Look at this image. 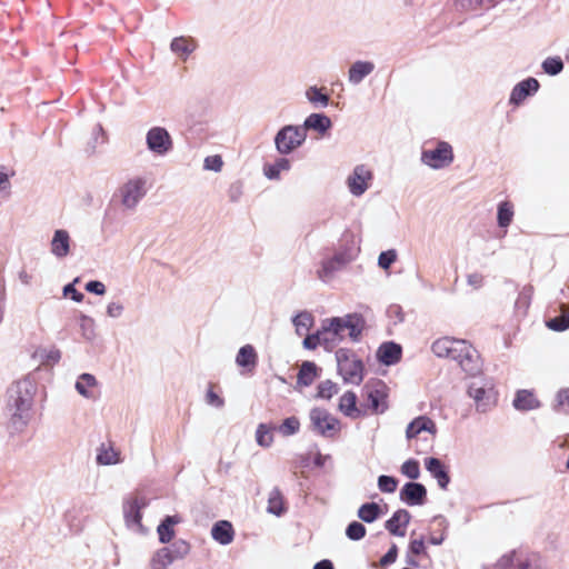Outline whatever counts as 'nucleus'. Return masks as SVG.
I'll list each match as a JSON object with an SVG mask.
<instances>
[{"mask_svg": "<svg viewBox=\"0 0 569 569\" xmlns=\"http://www.w3.org/2000/svg\"><path fill=\"white\" fill-rule=\"evenodd\" d=\"M431 349L439 358L457 361L461 369L469 375H476L480 371V356L466 340L442 337L432 343Z\"/></svg>", "mask_w": 569, "mask_h": 569, "instance_id": "f257e3e1", "label": "nucleus"}, {"mask_svg": "<svg viewBox=\"0 0 569 569\" xmlns=\"http://www.w3.org/2000/svg\"><path fill=\"white\" fill-rule=\"evenodd\" d=\"M310 428L313 432L329 439L338 438L341 432V421L329 410L320 407L309 412Z\"/></svg>", "mask_w": 569, "mask_h": 569, "instance_id": "f03ea898", "label": "nucleus"}, {"mask_svg": "<svg viewBox=\"0 0 569 569\" xmlns=\"http://www.w3.org/2000/svg\"><path fill=\"white\" fill-rule=\"evenodd\" d=\"M437 433V426L432 419L427 416H419L413 419L406 429V437L409 446L415 449L417 453H421L419 449V440L432 441Z\"/></svg>", "mask_w": 569, "mask_h": 569, "instance_id": "7ed1b4c3", "label": "nucleus"}, {"mask_svg": "<svg viewBox=\"0 0 569 569\" xmlns=\"http://www.w3.org/2000/svg\"><path fill=\"white\" fill-rule=\"evenodd\" d=\"M338 371L347 383L359 385L363 380V363L353 352L340 349L336 353Z\"/></svg>", "mask_w": 569, "mask_h": 569, "instance_id": "20e7f679", "label": "nucleus"}, {"mask_svg": "<svg viewBox=\"0 0 569 569\" xmlns=\"http://www.w3.org/2000/svg\"><path fill=\"white\" fill-rule=\"evenodd\" d=\"M365 401L361 403L365 416L383 413L388 408L386 386L381 381L367 383L363 388Z\"/></svg>", "mask_w": 569, "mask_h": 569, "instance_id": "39448f33", "label": "nucleus"}, {"mask_svg": "<svg viewBox=\"0 0 569 569\" xmlns=\"http://www.w3.org/2000/svg\"><path fill=\"white\" fill-rule=\"evenodd\" d=\"M421 161L432 169L448 167L453 161L452 147L446 141H437L433 148H425Z\"/></svg>", "mask_w": 569, "mask_h": 569, "instance_id": "423d86ee", "label": "nucleus"}, {"mask_svg": "<svg viewBox=\"0 0 569 569\" xmlns=\"http://www.w3.org/2000/svg\"><path fill=\"white\" fill-rule=\"evenodd\" d=\"M306 139V130L299 127L287 126L276 136L277 150L287 154L298 148Z\"/></svg>", "mask_w": 569, "mask_h": 569, "instance_id": "0eeeda50", "label": "nucleus"}, {"mask_svg": "<svg viewBox=\"0 0 569 569\" xmlns=\"http://www.w3.org/2000/svg\"><path fill=\"white\" fill-rule=\"evenodd\" d=\"M468 395L472 398L476 409L480 412H487L497 405V392L491 387L486 388L485 386L472 383L468 388Z\"/></svg>", "mask_w": 569, "mask_h": 569, "instance_id": "6e6552de", "label": "nucleus"}, {"mask_svg": "<svg viewBox=\"0 0 569 569\" xmlns=\"http://www.w3.org/2000/svg\"><path fill=\"white\" fill-rule=\"evenodd\" d=\"M149 149L158 154H164L172 148V140L169 132L161 127L151 128L147 133Z\"/></svg>", "mask_w": 569, "mask_h": 569, "instance_id": "1a4fd4ad", "label": "nucleus"}, {"mask_svg": "<svg viewBox=\"0 0 569 569\" xmlns=\"http://www.w3.org/2000/svg\"><path fill=\"white\" fill-rule=\"evenodd\" d=\"M144 184L146 181L141 178H136L124 183L120 189L122 204L129 209L134 208L146 193Z\"/></svg>", "mask_w": 569, "mask_h": 569, "instance_id": "9d476101", "label": "nucleus"}, {"mask_svg": "<svg viewBox=\"0 0 569 569\" xmlns=\"http://www.w3.org/2000/svg\"><path fill=\"white\" fill-rule=\"evenodd\" d=\"M371 171L365 166H358L348 178V187L355 196H361L368 189V181L371 180Z\"/></svg>", "mask_w": 569, "mask_h": 569, "instance_id": "9b49d317", "label": "nucleus"}, {"mask_svg": "<svg viewBox=\"0 0 569 569\" xmlns=\"http://www.w3.org/2000/svg\"><path fill=\"white\" fill-rule=\"evenodd\" d=\"M400 499L410 506L422 505L427 499V490L421 483L408 482L400 490Z\"/></svg>", "mask_w": 569, "mask_h": 569, "instance_id": "f8f14e48", "label": "nucleus"}, {"mask_svg": "<svg viewBox=\"0 0 569 569\" xmlns=\"http://www.w3.org/2000/svg\"><path fill=\"white\" fill-rule=\"evenodd\" d=\"M339 410L351 419L365 417L362 406H358V397L353 391H346L339 399Z\"/></svg>", "mask_w": 569, "mask_h": 569, "instance_id": "ddd939ff", "label": "nucleus"}, {"mask_svg": "<svg viewBox=\"0 0 569 569\" xmlns=\"http://www.w3.org/2000/svg\"><path fill=\"white\" fill-rule=\"evenodd\" d=\"M411 515L406 509L397 510L392 517L386 521V529L393 536L405 537L406 528L409 525Z\"/></svg>", "mask_w": 569, "mask_h": 569, "instance_id": "4468645a", "label": "nucleus"}, {"mask_svg": "<svg viewBox=\"0 0 569 569\" xmlns=\"http://www.w3.org/2000/svg\"><path fill=\"white\" fill-rule=\"evenodd\" d=\"M425 467L430 472V475L437 479V482L441 489H447L450 482V476L448 472V468L443 465V462L438 458H428L425 460Z\"/></svg>", "mask_w": 569, "mask_h": 569, "instance_id": "2eb2a0df", "label": "nucleus"}, {"mask_svg": "<svg viewBox=\"0 0 569 569\" xmlns=\"http://www.w3.org/2000/svg\"><path fill=\"white\" fill-rule=\"evenodd\" d=\"M539 89V82L535 78H528L519 82L511 92L510 102L515 104L521 103L528 96L535 93Z\"/></svg>", "mask_w": 569, "mask_h": 569, "instance_id": "dca6fc26", "label": "nucleus"}, {"mask_svg": "<svg viewBox=\"0 0 569 569\" xmlns=\"http://www.w3.org/2000/svg\"><path fill=\"white\" fill-rule=\"evenodd\" d=\"M512 403L519 411L535 410L541 406L535 392L527 389L518 390Z\"/></svg>", "mask_w": 569, "mask_h": 569, "instance_id": "f3484780", "label": "nucleus"}, {"mask_svg": "<svg viewBox=\"0 0 569 569\" xmlns=\"http://www.w3.org/2000/svg\"><path fill=\"white\" fill-rule=\"evenodd\" d=\"M211 536L217 542L221 545L231 543L234 538V530L231 522L227 520H220L216 522L211 529Z\"/></svg>", "mask_w": 569, "mask_h": 569, "instance_id": "a211bd4d", "label": "nucleus"}, {"mask_svg": "<svg viewBox=\"0 0 569 569\" xmlns=\"http://www.w3.org/2000/svg\"><path fill=\"white\" fill-rule=\"evenodd\" d=\"M51 252L58 258H63L69 254L70 237L66 230L59 229L54 232L51 241Z\"/></svg>", "mask_w": 569, "mask_h": 569, "instance_id": "6ab92c4d", "label": "nucleus"}, {"mask_svg": "<svg viewBox=\"0 0 569 569\" xmlns=\"http://www.w3.org/2000/svg\"><path fill=\"white\" fill-rule=\"evenodd\" d=\"M319 368L312 361H303L300 366L297 385L299 387H309L319 377Z\"/></svg>", "mask_w": 569, "mask_h": 569, "instance_id": "aec40b11", "label": "nucleus"}, {"mask_svg": "<svg viewBox=\"0 0 569 569\" xmlns=\"http://www.w3.org/2000/svg\"><path fill=\"white\" fill-rule=\"evenodd\" d=\"M377 355L382 363L393 365L401 358V347L395 342H386L379 347Z\"/></svg>", "mask_w": 569, "mask_h": 569, "instance_id": "412c9836", "label": "nucleus"}, {"mask_svg": "<svg viewBox=\"0 0 569 569\" xmlns=\"http://www.w3.org/2000/svg\"><path fill=\"white\" fill-rule=\"evenodd\" d=\"M236 362L238 366L246 368L251 372L258 362V355L251 345H246L238 351Z\"/></svg>", "mask_w": 569, "mask_h": 569, "instance_id": "4be33fe9", "label": "nucleus"}, {"mask_svg": "<svg viewBox=\"0 0 569 569\" xmlns=\"http://www.w3.org/2000/svg\"><path fill=\"white\" fill-rule=\"evenodd\" d=\"M426 556L428 557V552L426 549L423 538L411 539L409 542L408 551H407V563L412 567H418L419 561L418 557Z\"/></svg>", "mask_w": 569, "mask_h": 569, "instance_id": "5701e85b", "label": "nucleus"}, {"mask_svg": "<svg viewBox=\"0 0 569 569\" xmlns=\"http://www.w3.org/2000/svg\"><path fill=\"white\" fill-rule=\"evenodd\" d=\"M560 316L550 318L546 321V326L553 331H565L569 328V306L561 303L559 306Z\"/></svg>", "mask_w": 569, "mask_h": 569, "instance_id": "b1692460", "label": "nucleus"}, {"mask_svg": "<svg viewBox=\"0 0 569 569\" xmlns=\"http://www.w3.org/2000/svg\"><path fill=\"white\" fill-rule=\"evenodd\" d=\"M373 63L369 61H357L349 69V80L359 83L365 77L373 71Z\"/></svg>", "mask_w": 569, "mask_h": 569, "instance_id": "393cba45", "label": "nucleus"}, {"mask_svg": "<svg viewBox=\"0 0 569 569\" xmlns=\"http://www.w3.org/2000/svg\"><path fill=\"white\" fill-rule=\"evenodd\" d=\"M267 510L276 516H281L286 511L284 497L278 488L270 491Z\"/></svg>", "mask_w": 569, "mask_h": 569, "instance_id": "a878e982", "label": "nucleus"}, {"mask_svg": "<svg viewBox=\"0 0 569 569\" xmlns=\"http://www.w3.org/2000/svg\"><path fill=\"white\" fill-rule=\"evenodd\" d=\"M197 44L192 38L179 37L171 42V49L174 53L186 58L194 51Z\"/></svg>", "mask_w": 569, "mask_h": 569, "instance_id": "bb28decb", "label": "nucleus"}, {"mask_svg": "<svg viewBox=\"0 0 569 569\" xmlns=\"http://www.w3.org/2000/svg\"><path fill=\"white\" fill-rule=\"evenodd\" d=\"M97 461L100 465L118 463L120 461V451L114 449L111 443L108 446L102 443L97 456Z\"/></svg>", "mask_w": 569, "mask_h": 569, "instance_id": "cd10ccee", "label": "nucleus"}, {"mask_svg": "<svg viewBox=\"0 0 569 569\" xmlns=\"http://www.w3.org/2000/svg\"><path fill=\"white\" fill-rule=\"evenodd\" d=\"M305 127L307 129H313L319 132H325L331 127V120L329 117L325 114L312 113L306 119Z\"/></svg>", "mask_w": 569, "mask_h": 569, "instance_id": "c85d7f7f", "label": "nucleus"}, {"mask_svg": "<svg viewBox=\"0 0 569 569\" xmlns=\"http://www.w3.org/2000/svg\"><path fill=\"white\" fill-rule=\"evenodd\" d=\"M343 318H332L323 322L325 326V335H331L332 337L338 338V342H340L346 336Z\"/></svg>", "mask_w": 569, "mask_h": 569, "instance_id": "c756f323", "label": "nucleus"}, {"mask_svg": "<svg viewBox=\"0 0 569 569\" xmlns=\"http://www.w3.org/2000/svg\"><path fill=\"white\" fill-rule=\"evenodd\" d=\"M290 162L286 158H279L274 163H266L263 167L264 174L269 179H278L281 171L289 170Z\"/></svg>", "mask_w": 569, "mask_h": 569, "instance_id": "7c9ffc66", "label": "nucleus"}, {"mask_svg": "<svg viewBox=\"0 0 569 569\" xmlns=\"http://www.w3.org/2000/svg\"><path fill=\"white\" fill-rule=\"evenodd\" d=\"M343 322L348 336L352 339H357L362 330V319L357 315H348L343 318Z\"/></svg>", "mask_w": 569, "mask_h": 569, "instance_id": "2f4dec72", "label": "nucleus"}, {"mask_svg": "<svg viewBox=\"0 0 569 569\" xmlns=\"http://www.w3.org/2000/svg\"><path fill=\"white\" fill-rule=\"evenodd\" d=\"M513 204L510 201H502L498 206V224L501 228L508 227L513 218Z\"/></svg>", "mask_w": 569, "mask_h": 569, "instance_id": "473e14b6", "label": "nucleus"}, {"mask_svg": "<svg viewBox=\"0 0 569 569\" xmlns=\"http://www.w3.org/2000/svg\"><path fill=\"white\" fill-rule=\"evenodd\" d=\"M178 520L173 517L168 516L161 525L158 527L159 540L162 543L169 542L174 537L173 525H176Z\"/></svg>", "mask_w": 569, "mask_h": 569, "instance_id": "72a5a7b5", "label": "nucleus"}, {"mask_svg": "<svg viewBox=\"0 0 569 569\" xmlns=\"http://www.w3.org/2000/svg\"><path fill=\"white\" fill-rule=\"evenodd\" d=\"M293 325L297 333L299 336H305L313 325V317L309 312H301L295 317Z\"/></svg>", "mask_w": 569, "mask_h": 569, "instance_id": "f704fd0d", "label": "nucleus"}, {"mask_svg": "<svg viewBox=\"0 0 569 569\" xmlns=\"http://www.w3.org/2000/svg\"><path fill=\"white\" fill-rule=\"evenodd\" d=\"M96 385L97 380L92 375L82 373L76 383V389L80 395L89 398L92 397V393L89 391V389L96 387Z\"/></svg>", "mask_w": 569, "mask_h": 569, "instance_id": "c9c22d12", "label": "nucleus"}, {"mask_svg": "<svg viewBox=\"0 0 569 569\" xmlns=\"http://www.w3.org/2000/svg\"><path fill=\"white\" fill-rule=\"evenodd\" d=\"M380 513V507L376 502L365 503L358 510V517L366 521H375Z\"/></svg>", "mask_w": 569, "mask_h": 569, "instance_id": "e433bc0d", "label": "nucleus"}, {"mask_svg": "<svg viewBox=\"0 0 569 569\" xmlns=\"http://www.w3.org/2000/svg\"><path fill=\"white\" fill-rule=\"evenodd\" d=\"M507 560L510 562L508 569H531L532 561L528 556L512 552Z\"/></svg>", "mask_w": 569, "mask_h": 569, "instance_id": "4c0bfd02", "label": "nucleus"}, {"mask_svg": "<svg viewBox=\"0 0 569 569\" xmlns=\"http://www.w3.org/2000/svg\"><path fill=\"white\" fill-rule=\"evenodd\" d=\"M338 392V387L331 380H325L318 385L317 397L321 399H331Z\"/></svg>", "mask_w": 569, "mask_h": 569, "instance_id": "58836bf2", "label": "nucleus"}, {"mask_svg": "<svg viewBox=\"0 0 569 569\" xmlns=\"http://www.w3.org/2000/svg\"><path fill=\"white\" fill-rule=\"evenodd\" d=\"M433 523H437L438 530L431 532L429 542L431 545H441L446 538V521L442 518H435Z\"/></svg>", "mask_w": 569, "mask_h": 569, "instance_id": "ea45409f", "label": "nucleus"}, {"mask_svg": "<svg viewBox=\"0 0 569 569\" xmlns=\"http://www.w3.org/2000/svg\"><path fill=\"white\" fill-rule=\"evenodd\" d=\"M300 421L297 417H289L283 420V422L279 427V431L283 436H291L299 431Z\"/></svg>", "mask_w": 569, "mask_h": 569, "instance_id": "a19ab883", "label": "nucleus"}, {"mask_svg": "<svg viewBox=\"0 0 569 569\" xmlns=\"http://www.w3.org/2000/svg\"><path fill=\"white\" fill-rule=\"evenodd\" d=\"M219 387L216 383H210L207 395H206V401L208 405L213 406L216 408H221L224 405L223 398L219 395L217 391Z\"/></svg>", "mask_w": 569, "mask_h": 569, "instance_id": "79ce46f5", "label": "nucleus"}, {"mask_svg": "<svg viewBox=\"0 0 569 569\" xmlns=\"http://www.w3.org/2000/svg\"><path fill=\"white\" fill-rule=\"evenodd\" d=\"M256 438H257V442L260 446L269 447L273 441V437L271 435V428L267 427L263 423L259 425L257 428Z\"/></svg>", "mask_w": 569, "mask_h": 569, "instance_id": "37998d69", "label": "nucleus"}, {"mask_svg": "<svg viewBox=\"0 0 569 569\" xmlns=\"http://www.w3.org/2000/svg\"><path fill=\"white\" fill-rule=\"evenodd\" d=\"M542 68L546 73L556 76L562 71L563 62L559 57L547 58L542 63Z\"/></svg>", "mask_w": 569, "mask_h": 569, "instance_id": "c03bdc74", "label": "nucleus"}, {"mask_svg": "<svg viewBox=\"0 0 569 569\" xmlns=\"http://www.w3.org/2000/svg\"><path fill=\"white\" fill-rule=\"evenodd\" d=\"M401 472L412 480L418 479L420 476L419 462L415 459L405 461L401 466Z\"/></svg>", "mask_w": 569, "mask_h": 569, "instance_id": "a18cd8bd", "label": "nucleus"}, {"mask_svg": "<svg viewBox=\"0 0 569 569\" xmlns=\"http://www.w3.org/2000/svg\"><path fill=\"white\" fill-rule=\"evenodd\" d=\"M366 527L358 521L351 522L346 530V535L351 540H360L366 536Z\"/></svg>", "mask_w": 569, "mask_h": 569, "instance_id": "49530a36", "label": "nucleus"}, {"mask_svg": "<svg viewBox=\"0 0 569 569\" xmlns=\"http://www.w3.org/2000/svg\"><path fill=\"white\" fill-rule=\"evenodd\" d=\"M307 97L312 103H320L322 106H327L329 101L328 94L323 93L320 89L316 87H311L307 91Z\"/></svg>", "mask_w": 569, "mask_h": 569, "instance_id": "de8ad7c7", "label": "nucleus"}, {"mask_svg": "<svg viewBox=\"0 0 569 569\" xmlns=\"http://www.w3.org/2000/svg\"><path fill=\"white\" fill-rule=\"evenodd\" d=\"M398 481L393 477L380 476L378 479V487L382 492H393L397 489Z\"/></svg>", "mask_w": 569, "mask_h": 569, "instance_id": "09e8293b", "label": "nucleus"}, {"mask_svg": "<svg viewBox=\"0 0 569 569\" xmlns=\"http://www.w3.org/2000/svg\"><path fill=\"white\" fill-rule=\"evenodd\" d=\"M462 7L469 10H476L478 8H491L499 0H461Z\"/></svg>", "mask_w": 569, "mask_h": 569, "instance_id": "8fccbe9b", "label": "nucleus"}, {"mask_svg": "<svg viewBox=\"0 0 569 569\" xmlns=\"http://www.w3.org/2000/svg\"><path fill=\"white\" fill-rule=\"evenodd\" d=\"M345 263L346 260L341 254L335 256L333 258L323 262L322 272H325L326 274L331 273L332 271H335L337 268Z\"/></svg>", "mask_w": 569, "mask_h": 569, "instance_id": "3c124183", "label": "nucleus"}, {"mask_svg": "<svg viewBox=\"0 0 569 569\" xmlns=\"http://www.w3.org/2000/svg\"><path fill=\"white\" fill-rule=\"evenodd\" d=\"M397 254L395 250H388L380 253L378 263L379 266L387 270L390 266L396 261Z\"/></svg>", "mask_w": 569, "mask_h": 569, "instance_id": "603ef678", "label": "nucleus"}, {"mask_svg": "<svg viewBox=\"0 0 569 569\" xmlns=\"http://www.w3.org/2000/svg\"><path fill=\"white\" fill-rule=\"evenodd\" d=\"M398 556V547L397 545L392 543L388 552L380 559L379 565L381 567H387L391 563H393Z\"/></svg>", "mask_w": 569, "mask_h": 569, "instance_id": "864d4df0", "label": "nucleus"}, {"mask_svg": "<svg viewBox=\"0 0 569 569\" xmlns=\"http://www.w3.org/2000/svg\"><path fill=\"white\" fill-rule=\"evenodd\" d=\"M222 159L220 156H209L204 159V168L213 171H220L222 168Z\"/></svg>", "mask_w": 569, "mask_h": 569, "instance_id": "5fc2aeb1", "label": "nucleus"}, {"mask_svg": "<svg viewBox=\"0 0 569 569\" xmlns=\"http://www.w3.org/2000/svg\"><path fill=\"white\" fill-rule=\"evenodd\" d=\"M305 336H306V338L303 340L305 348L313 350L318 346L321 345V335H319V331H317V333H315V335H305Z\"/></svg>", "mask_w": 569, "mask_h": 569, "instance_id": "6e6d98bb", "label": "nucleus"}, {"mask_svg": "<svg viewBox=\"0 0 569 569\" xmlns=\"http://www.w3.org/2000/svg\"><path fill=\"white\" fill-rule=\"evenodd\" d=\"M557 407L569 409V389H561L558 391Z\"/></svg>", "mask_w": 569, "mask_h": 569, "instance_id": "4d7b16f0", "label": "nucleus"}, {"mask_svg": "<svg viewBox=\"0 0 569 569\" xmlns=\"http://www.w3.org/2000/svg\"><path fill=\"white\" fill-rule=\"evenodd\" d=\"M319 335H321V345L326 348H333L338 343L337 337L325 335V326H322V329L319 330Z\"/></svg>", "mask_w": 569, "mask_h": 569, "instance_id": "13d9d810", "label": "nucleus"}, {"mask_svg": "<svg viewBox=\"0 0 569 569\" xmlns=\"http://www.w3.org/2000/svg\"><path fill=\"white\" fill-rule=\"evenodd\" d=\"M86 290L96 295H103L106 292V287L100 281H89L86 284Z\"/></svg>", "mask_w": 569, "mask_h": 569, "instance_id": "bf43d9fd", "label": "nucleus"}, {"mask_svg": "<svg viewBox=\"0 0 569 569\" xmlns=\"http://www.w3.org/2000/svg\"><path fill=\"white\" fill-rule=\"evenodd\" d=\"M16 406H17V411L21 416L24 411H28L30 409L31 398L30 397H28V398L19 397L16 400Z\"/></svg>", "mask_w": 569, "mask_h": 569, "instance_id": "052dcab7", "label": "nucleus"}, {"mask_svg": "<svg viewBox=\"0 0 569 569\" xmlns=\"http://www.w3.org/2000/svg\"><path fill=\"white\" fill-rule=\"evenodd\" d=\"M64 295H71L72 300L77 302H81L84 298L83 293L77 291L73 284H68L64 287Z\"/></svg>", "mask_w": 569, "mask_h": 569, "instance_id": "680f3d73", "label": "nucleus"}, {"mask_svg": "<svg viewBox=\"0 0 569 569\" xmlns=\"http://www.w3.org/2000/svg\"><path fill=\"white\" fill-rule=\"evenodd\" d=\"M10 188L9 177L7 173L0 171V191Z\"/></svg>", "mask_w": 569, "mask_h": 569, "instance_id": "e2e57ef3", "label": "nucleus"}, {"mask_svg": "<svg viewBox=\"0 0 569 569\" xmlns=\"http://www.w3.org/2000/svg\"><path fill=\"white\" fill-rule=\"evenodd\" d=\"M313 569H333V565L330 560L325 559L317 562Z\"/></svg>", "mask_w": 569, "mask_h": 569, "instance_id": "0e129e2a", "label": "nucleus"}, {"mask_svg": "<svg viewBox=\"0 0 569 569\" xmlns=\"http://www.w3.org/2000/svg\"><path fill=\"white\" fill-rule=\"evenodd\" d=\"M4 296V286L2 280L0 279V301L3 299Z\"/></svg>", "mask_w": 569, "mask_h": 569, "instance_id": "69168bd1", "label": "nucleus"}, {"mask_svg": "<svg viewBox=\"0 0 569 569\" xmlns=\"http://www.w3.org/2000/svg\"><path fill=\"white\" fill-rule=\"evenodd\" d=\"M473 277H469V280L472 282H476V279H472Z\"/></svg>", "mask_w": 569, "mask_h": 569, "instance_id": "338daca9", "label": "nucleus"}, {"mask_svg": "<svg viewBox=\"0 0 569 569\" xmlns=\"http://www.w3.org/2000/svg\"><path fill=\"white\" fill-rule=\"evenodd\" d=\"M473 277H469V280L472 282H476V279H472Z\"/></svg>", "mask_w": 569, "mask_h": 569, "instance_id": "774afa93", "label": "nucleus"}]
</instances>
